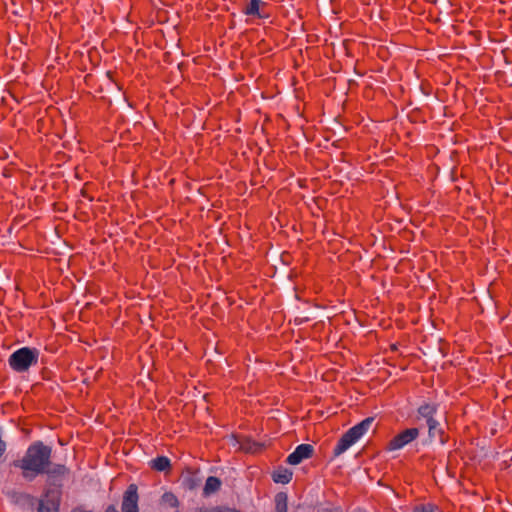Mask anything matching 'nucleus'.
Masks as SVG:
<instances>
[{"mask_svg": "<svg viewBox=\"0 0 512 512\" xmlns=\"http://www.w3.org/2000/svg\"><path fill=\"white\" fill-rule=\"evenodd\" d=\"M426 422H427V426H428V430H429V436L435 437L436 431L439 426V422L435 418H432Z\"/></svg>", "mask_w": 512, "mask_h": 512, "instance_id": "18", "label": "nucleus"}, {"mask_svg": "<svg viewBox=\"0 0 512 512\" xmlns=\"http://www.w3.org/2000/svg\"><path fill=\"white\" fill-rule=\"evenodd\" d=\"M150 467L156 471H167L171 467L170 459L166 456H158L150 461Z\"/></svg>", "mask_w": 512, "mask_h": 512, "instance_id": "12", "label": "nucleus"}, {"mask_svg": "<svg viewBox=\"0 0 512 512\" xmlns=\"http://www.w3.org/2000/svg\"><path fill=\"white\" fill-rule=\"evenodd\" d=\"M274 512H287V496L280 493L275 498V511Z\"/></svg>", "mask_w": 512, "mask_h": 512, "instance_id": "17", "label": "nucleus"}, {"mask_svg": "<svg viewBox=\"0 0 512 512\" xmlns=\"http://www.w3.org/2000/svg\"><path fill=\"white\" fill-rule=\"evenodd\" d=\"M9 497L11 499L12 502H14L15 504H31L33 505L34 503V497L27 494V493H22V492H11L9 493Z\"/></svg>", "mask_w": 512, "mask_h": 512, "instance_id": "14", "label": "nucleus"}, {"mask_svg": "<svg viewBox=\"0 0 512 512\" xmlns=\"http://www.w3.org/2000/svg\"><path fill=\"white\" fill-rule=\"evenodd\" d=\"M44 472L45 475L48 476L50 479H56L64 477L66 474H68L69 469L63 465V464H48Z\"/></svg>", "mask_w": 512, "mask_h": 512, "instance_id": "9", "label": "nucleus"}, {"mask_svg": "<svg viewBox=\"0 0 512 512\" xmlns=\"http://www.w3.org/2000/svg\"><path fill=\"white\" fill-rule=\"evenodd\" d=\"M314 448L310 444H300L295 450L288 455L286 462L290 465H298L303 460L310 458L313 455Z\"/></svg>", "mask_w": 512, "mask_h": 512, "instance_id": "7", "label": "nucleus"}, {"mask_svg": "<svg viewBox=\"0 0 512 512\" xmlns=\"http://www.w3.org/2000/svg\"><path fill=\"white\" fill-rule=\"evenodd\" d=\"M267 6V3L262 0H250L242 12L246 16H252L259 19H265L268 17V14L264 13L263 9Z\"/></svg>", "mask_w": 512, "mask_h": 512, "instance_id": "8", "label": "nucleus"}, {"mask_svg": "<svg viewBox=\"0 0 512 512\" xmlns=\"http://www.w3.org/2000/svg\"><path fill=\"white\" fill-rule=\"evenodd\" d=\"M39 351L35 348L22 347L14 351L9 359V366L16 372H25L32 365L37 364Z\"/></svg>", "mask_w": 512, "mask_h": 512, "instance_id": "3", "label": "nucleus"}, {"mask_svg": "<svg viewBox=\"0 0 512 512\" xmlns=\"http://www.w3.org/2000/svg\"><path fill=\"white\" fill-rule=\"evenodd\" d=\"M105 512H118V510L115 508V506L110 505L106 508Z\"/></svg>", "mask_w": 512, "mask_h": 512, "instance_id": "20", "label": "nucleus"}, {"mask_svg": "<svg viewBox=\"0 0 512 512\" xmlns=\"http://www.w3.org/2000/svg\"><path fill=\"white\" fill-rule=\"evenodd\" d=\"M293 472L288 468L280 467L272 474L275 483L288 484L292 480Z\"/></svg>", "mask_w": 512, "mask_h": 512, "instance_id": "10", "label": "nucleus"}, {"mask_svg": "<svg viewBox=\"0 0 512 512\" xmlns=\"http://www.w3.org/2000/svg\"><path fill=\"white\" fill-rule=\"evenodd\" d=\"M174 512H180V511H179V508H178V509H175V511H174Z\"/></svg>", "mask_w": 512, "mask_h": 512, "instance_id": "21", "label": "nucleus"}, {"mask_svg": "<svg viewBox=\"0 0 512 512\" xmlns=\"http://www.w3.org/2000/svg\"><path fill=\"white\" fill-rule=\"evenodd\" d=\"M414 512H436V507L432 504H420L414 507Z\"/></svg>", "mask_w": 512, "mask_h": 512, "instance_id": "19", "label": "nucleus"}, {"mask_svg": "<svg viewBox=\"0 0 512 512\" xmlns=\"http://www.w3.org/2000/svg\"><path fill=\"white\" fill-rule=\"evenodd\" d=\"M135 484H130L123 495L121 510L122 512H139L138 509V491Z\"/></svg>", "mask_w": 512, "mask_h": 512, "instance_id": "5", "label": "nucleus"}, {"mask_svg": "<svg viewBox=\"0 0 512 512\" xmlns=\"http://www.w3.org/2000/svg\"><path fill=\"white\" fill-rule=\"evenodd\" d=\"M221 487V481L219 478L214 476H209L206 479L205 486L203 488V494L205 496H209L215 492H217Z\"/></svg>", "mask_w": 512, "mask_h": 512, "instance_id": "13", "label": "nucleus"}, {"mask_svg": "<svg viewBox=\"0 0 512 512\" xmlns=\"http://www.w3.org/2000/svg\"><path fill=\"white\" fill-rule=\"evenodd\" d=\"M192 512H240L236 508H231L228 506L218 505V506H212V507H198L194 509Z\"/></svg>", "mask_w": 512, "mask_h": 512, "instance_id": "16", "label": "nucleus"}, {"mask_svg": "<svg viewBox=\"0 0 512 512\" xmlns=\"http://www.w3.org/2000/svg\"><path fill=\"white\" fill-rule=\"evenodd\" d=\"M160 504L164 508L178 509L180 501L173 492H165L160 499Z\"/></svg>", "mask_w": 512, "mask_h": 512, "instance_id": "11", "label": "nucleus"}, {"mask_svg": "<svg viewBox=\"0 0 512 512\" xmlns=\"http://www.w3.org/2000/svg\"><path fill=\"white\" fill-rule=\"evenodd\" d=\"M436 406L433 404L425 403L418 408V413L421 417L425 418L426 421L434 418L436 414Z\"/></svg>", "mask_w": 512, "mask_h": 512, "instance_id": "15", "label": "nucleus"}, {"mask_svg": "<svg viewBox=\"0 0 512 512\" xmlns=\"http://www.w3.org/2000/svg\"><path fill=\"white\" fill-rule=\"evenodd\" d=\"M418 428H408L395 435L387 444V451H396L404 448L419 437Z\"/></svg>", "mask_w": 512, "mask_h": 512, "instance_id": "4", "label": "nucleus"}, {"mask_svg": "<svg viewBox=\"0 0 512 512\" xmlns=\"http://www.w3.org/2000/svg\"><path fill=\"white\" fill-rule=\"evenodd\" d=\"M373 423V418L368 417L362 420L360 423L351 427L348 431H346L342 437L338 440L336 446L334 447L333 454L334 456H340L345 451H347L353 444H355L371 427Z\"/></svg>", "mask_w": 512, "mask_h": 512, "instance_id": "2", "label": "nucleus"}, {"mask_svg": "<svg viewBox=\"0 0 512 512\" xmlns=\"http://www.w3.org/2000/svg\"><path fill=\"white\" fill-rule=\"evenodd\" d=\"M52 448L42 441L29 445L21 459L13 461V466L21 470L24 479L33 481L43 475L48 464H51Z\"/></svg>", "mask_w": 512, "mask_h": 512, "instance_id": "1", "label": "nucleus"}, {"mask_svg": "<svg viewBox=\"0 0 512 512\" xmlns=\"http://www.w3.org/2000/svg\"><path fill=\"white\" fill-rule=\"evenodd\" d=\"M59 505V495L52 491H47L38 502L37 512H58Z\"/></svg>", "mask_w": 512, "mask_h": 512, "instance_id": "6", "label": "nucleus"}]
</instances>
